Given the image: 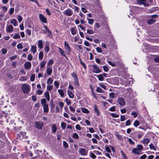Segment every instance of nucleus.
I'll use <instances>...</instances> for the list:
<instances>
[{
	"label": "nucleus",
	"instance_id": "obj_1",
	"mask_svg": "<svg viewBox=\"0 0 159 159\" xmlns=\"http://www.w3.org/2000/svg\"><path fill=\"white\" fill-rule=\"evenodd\" d=\"M22 90L24 93H28L30 92V87L26 84H24L22 86Z\"/></svg>",
	"mask_w": 159,
	"mask_h": 159
},
{
	"label": "nucleus",
	"instance_id": "obj_2",
	"mask_svg": "<svg viewBox=\"0 0 159 159\" xmlns=\"http://www.w3.org/2000/svg\"><path fill=\"white\" fill-rule=\"evenodd\" d=\"M88 151V150H86L83 148H79V153L82 156H86L87 155Z\"/></svg>",
	"mask_w": 159,
	"mask_h": 159
},
{
	"label": "nucleus",
	"instance_id": "obj_3",
	"mask_svg": "<svg viewBox=\"0 0 159 159\" xmlns=\"http://www.w3.org/2000/svg\"><path fill=\"white\" fill-rule=\"evenodd\" d=\"M64 48L67 53L69 54L70 52V47L69 46L68 43L66 41L64 42Z\"/></svg>",
	"mask_w": 159,
	"mask_h": 159
},
{
	"label": "nucleus",
	"instance_id": "obj_4",
	"mask_svg": "<svg viewBox=\"0 0 159 159\" xmlns=\"http://www.w3.org/2000/svg\"><path fill=\"white\" fill-rule=\"evenodd\" d=\"M73 11L70 8H68L67 10H65L63 12V14L67 16H71L72 14Z\"/></svg>",
	"mask_w": 159,
	"mask_h": 159
},
{
	"label": "nucleus",
	"instance_id": "obj_5",
	"mask_svg": "<svg viewBox=\"0 0 159 159\" xmlns=\"http://www.w3.org/2000/svg\"><path fill=\"white\" fill-rule=\"evenodd\" d=\"M93 69H92L93 71L96 73H98L101 72V70L99 68L98 66L96 65H94L93 66Z\"/></svg>",
	"mask_w": 159,
	"mask_h": 159
},
{
	"label": "nucleus",
	"instance_id": "obj_6",
	"mask_svg": "<svg viewBox=\"0 0 159 159\" xmlns=\"http://www.w3.org/2000/svg\"><path fill=\"white\" fill-rule=\"evenodd\" d=\"M43 126V123L41 122H37L35 124V126L38 129H41Z\"/></svg>",
	"mask_w": 159,
	"mask_h": 159
},
{
	"label": "nucleus",
	"instance_id": "obj_7",
	"mask_svg": "<svg viewBox=\"0 0 159 159\" xmlns=\"http://www.w3.org/2000/svg\"><path fill=\"white\" fill-rule=\"evenodd\" d=\"M117 102L121 106H124L125 104L124 99L122 97H118L117 99Z\"/></svg>",
	"mask_w": 159,
	"mask_h": 159
},
{
	"label": "nucleus",
	"instance_id": "obj_8",
	"mask_svg": "<svg viewBox=\"0 0 159 159\" xmlns=\"http://www.w3.org/2000/svg\"><path fill=\"white\" fill-rule=\"evenodd\" d=\"M52 71V66H47L46 73L48 75L50 76L51 75Z\"/></svg>",
	"mask_w": 159,
	"mask_h": 159
},
{
	"label": "nucleus",
	"instance_id": "obj_9",
	"mask_svg": "<svg viewBox=\"0 0 159 159\" xmlns=\"http://www.w3.org/2000/svg\"><path fill=\"white\" fill-rule=\"evenodd\" d=\"M39 18L40 20L43 22L45 23H47V20L46 18L42 14L39 15Z\"/></svg>",
	"mask_w": 159,
	"mask_h": 159
},
{
	"label": "nucleus",
	"instance_id": "obj_10",
	"mask_svg": "<svg viewBox=\"0 0 159 159\" xmlns=\"http://www.w3.org/2000/svg\"><path fill=\"white\" fill-rule=\"evenodd\" d=\"M14 31L13 28L11 25H10L6 27V31L7 32L11 33Z\"/></svg>",
	"mask_w": 159,
	"mask_h": 159
},
{
	"label": "nucleus",
	"instance_id": "obj_11",
	"mask_svg": "<svg viewBox=\"0 0 159 159\" xmlns=\"http://www.w3.org/2000/svg\"><path fill=\"white\" fill-rule=\"evenodd\" d=\"M31 64L30 62L27 61L24 64L25 68L27 69H30L31 67Z\"/></svg>",
	"mask_w": 159,
	"mask_h": 159
},
{
	"label": "nucleus",
	"instance_id": "obj_12",
	"mask_svg": "<svg viewBox=\"0 0 159 159\" xmlns=\"http://www.w3.org/2000/svg\"><path fill=\"white\" fill-rule=\"evenodd\" d=\"M159 10V8L158 7H154L150 9L149 11L150 13H154L155 12L158 11Z\"/></svg>",
	"mask_w": 159,
	"mask_h": 159
},
{
	"label": "nucleus",
	"instance_id": "obj_13",
	"mask_svg": "<svg viewBox=\"0 0 159 159\" xmlns=\"http://www.w3.org/2000/svg\"><path fill=\"white\" fill-rule=\"evenodd\" d=\"M132 152L136 154H140V152H141L137 148H135L133 149L132 151Z\"/></svg>",
	"mask_w": 159,
	"mask_h": 159
},
{
	"label": "nucleus",
	"instance_id": "obj_14",
	"mask_svg": "<svg viewBox=\"0 0 159 159\" xmlns=\"http://www.w3.org/2000/svg\"><path fill=\"white\" fill-rule=\"evenodd\" d=\"M46 62V61L43 60L39 63V65H40V67L41 68H42L45 66Z\"/></svg>",
	"mask_w": 159,
	"mask_h": 159
},
{
	"label": "nucleus",
	"instance_id": "obj_15",
	"mask_svg": "<svg viewBox=\"0 0 159 159\" xmlns=\"http://www.w3.org/2000/svg\"><path fill=\"white\" fill-rule=\"evenodd\" d=\"M38 47L40 49L43 48V43L42 40H39L38 41Z\"/></svg>",
	"mask_w": 159,
	"mask_h": 159
},
{
	"label": "nucleus",
	"instance_id": "obj_16",
	"mask_svg": "<svg viewBox=\"0 0 159 159\" xmlns=\"http://www.w3.org/2000/svg\"><path fill=\"white\" fill-rule=\"evenodd\" d=\"M31 52L34 54L36 52L37 48L36 46H32L31 47Z\"/></svg>",
	"mask_w": 159,
	"mask_h": 159
},
{
	"label": "nucleus",
	"instance_id": "obj_17",
	"mask_svg": "<svg viewBox=\"0 0 159 159\" xmlns=\"http://www.w3.org/2000/svg\"><path fill=\"white\" fill-rule=\"evenodd\" d=\"M11 23L13 24L15 26H17L18 25L16 19H12L11 22Z\"/></svg>",
	"mask_w": 159,
	"mask_h": 159
},
{
	"label": "nucleus",
	"instance_id": "obj_18",
	"mask_svg": "<svg viewBox=\"0 0 159 159\" xmlns=\"http://www.w3.org/2000/svg\"><path fill=\"white\" fill-rule=\"evenodd\" d=\"M45 97L47 98V100L48 101H49L50 100V96L49 92L48 91H47L46 92L45 94H44Z\"/></svg>",
	"mask_w": 159,
	"mask_h": 159
},
{
	"label": "nucleus",
	"instance_id": "obj_19",
	"mask_svg": "<svg viewBox=\"0 0 159 159\" xmlns=\"http://www.w3.org/2000/svg\"><path fill=\"white\" fill-rule=\"evenodd\" d=\"M94 111L96 113H97V115L99 116L100 114L99 111L98 110V109L97 107L96 104L94 105Z\"/></svg>",
	"mask_w": 159,
	"mask_h": 159
},
{
	"label": "nucleus",
	"instance_id": "obj_20",
	"mask_svg": "<svg viewBox=\"0 0 159 159\" xmlns=\"http://www.w3.org/2000/svg\"><path fill=\"white\" fill-rule=\"evenodd\" d=\"M94 75L97 76L98 78V80L101 81H103L104 78L103 77L102 75Z\"/></svg>",
	"mask_w": 159,
	"mask_h": 159
},
{
	"label": "nucleus",
	"instance_id": "obj_21",
	"mask_svg": "<svg viewBox=\"0 0 159 159\" xmlns=\"http://www.w3.org/2000/svg\"><path fill=\"white\" fill-rule=\"evenodd\" d=\"M67 94L68 95L69 97L71 98H73L74 97V94L71 91L69 90H68L67 91Z\"/></svg>",
	"mask_w": 159,
	"mask_h": 159
},
{
	"label": "nucleus",
	"instance_id": "obj_22",
	"mask_svg": "<svg viewBox=\"0 0 159 159\" xmlns=\"http://www.w3.org/2000/svg\"><path fill=\"white\" fill-rule=\"evenodd\" d=\"M52 132L53 133H55L57 130V128L56 125L55 124L52 125Z\"/></svg>",
	"mask_w": 159,
	"mask_h": 159
},
{
	"label": "nucleus",
	"instance_id": "obj_23",
	"mask_svg": "<svg viewBox=\"0 0 159 159\" xmlns=\"http://www.w3.org/2000/svg\"><path fill=\"white\" fill-rule=\"evenodd\" d=\"M70 30L71 31V33L72 35H74L76 34L75 27L71 28L70 29Z\"/></svg>",
	"mask_w": 159,
	"mask_h": 159
},
{
	"label": "nucleus",
	"instance_id": "obj_24",
	"mask_svg": "<svg viewBox=\"0 0 159 159\" xmlns=\"http://www.w3.org/2000/svg\"><path fill=\"white\" fill-rule=\"evenodd\" d=\"M59 50V52L64 57H65L66 58H67V57L65 55V54H64V52L63 50L61 48H58Z\"/></svg>",
	"mask_w": 159,
	"mask_h": 159
},
{
	"label": "nucleus",
	"instance_id": "obj_25",
	"mask_svg": "<svg viewBox=\"0 0 159 159\" xmlns=\"http://www.w3.org/2000/svg\"><path fill=\"white\" fill-rule=\"evenodd\" d=\"M43 110L45 112H47L48 111V104L43 105Z\"/></svg>",
	"mask_w": 159,
	"mask_h": 159
},
{
	"label": "nucleus",
	"instance_id": "obj_26",
	"mask_svg": "<svg viewBox=\"0 0 159 159\" xmlns=\"http://www.w3.org/2000/svg\"><path fill=\"white\" fill-rule=\"evenodd\" d=\"M58 91L60 96L62 97H63L64 95V93L63 90L62 89H59L58 90Z\"/></svg>",
	"mask_w": 159,
	"mask_h": 159
},
{
	"label": "nucleus",
	"instance_id": "obj_27",
	"mask_svg": "<svg viewBox=\"0 0 159 159\" xmlns=\"http://www.w3.org/2000/svg\"><path fill=\"white\" fill-rule=\"evenodd\" d=\"M137 2L140 5L144 4V6H145L146 4L145 3V0H137Z\"/></svg>",
	"mask_w": 159,
	"mask_h": 159
},
{
	"label": "nucleus",
	"instance_id": "obj_28",
	"mask_svg": "<svg viewBox=\"0 0 159 159\" xmlns=\"http://www.w3.org/2000/svg\"><path fill=\"white\" fill-rule=\"evenodd\" d=\"M149 139L145 138L143 140L142 143L145 144H147L149 143Z\"/></svg>",
	"mask_w": 159,
	"mask_h": 159
},
{
	"label": "nucleus",
	"instance_id": "obj_29",
	"mask_svg": "<svg viewBox=\"0 0 159 159\" xmlns=\"http://www.w3.org/2000/svg\"><path fill=\"white\" fill-rule=\"evenodd\" d=\"M53 62L52 60H49L47 62V66H50L52 65L53 64Z\"/></svg>",
	"mask_w": 159,
	"mask_h": 159
},
{
	"label": "nucleus",
	"instance_id": "obj_30",
	"mask_svg": "<svg viewBox=\"0 0 159 159\" xmlns=\"http://www.w3.org/2000/svg\"><path fill=\"white\" fill-rule=\"evenodd\" d=\"M97 92L99 93H104V91L99 87H98L96 90Z\"/></svg>",
	"mask_w": 159,
	"mask_h": 159
},
{
	"label": "nucleus",
	"instance_id": "obj_31",
	"mask_svg": "<svg viewBox=\"0 0 159 159\" xmlns=\"http://www.w3.org/2000/svg\"><path fill=\"white\" fill-rule=\"evenodd\" d=\"M43 57V52L41 51L39 52V59L41 60L42 59Z\"/></svg>",
	"mask_w": 159,
	"mask_h": 159
},
{
	"label": "nucleus",
	"instance_id": "obj_32",
	"mask_svg": "<svg viewBox=\"0 0 159 159\" xmlns=\"http://www.w3.org/2000/svg\"><path fill=\"white\" fill-rule=\"evenodd\" d=\"M81 110L83 112L88 114L89 112V111L86 108H82Z\"/></svg>",
	"mask_w": 159,
	"mask_h": 159
},
{
	"label": "nucleus",
	"instance_id": "obj_33",
	"mask_svg": "<svg viewBox=\"0 0 159 159\" xmlns=\"http://www.w3.org/2000/svg\"><path fill=\"white\" fill-rule=\"evenodd\" d=\"M47 101L46 99L45 98H43L41 100V104L43 105H44L47 104H46Z\"/></svg>",
	"mask_w": 159,
	"mask_h": 159
},
{
	"label": "nucleus",
	"instance_id": "obj_34",
	"mask_svg": "<svg viewBox=\"0 0 159 159\" xmlns=\"http://www.w3.org/2000/svg\"><path fill=\"white\" fill-rule=\"evenodd\" d=\"M52 82L53 80L51 78H49L48 80L47 83L48 85H50L52 83Z\"/></svg>",
	"mask_w": 159,
	"mask_h": 159
},
{
	"label": "nucleus",
	"instance_id": "obj_35",
	"mask_svg": "<svg viewBox=\"0 0 159 159\" xmlns=\"http://www.w3.org/2000/svg\"><path fill=\"white\" fill-rule=\"evenodd\" d=\"M137 148L139 150L141 151L143 149V147L142 145L141 144H138L137 146Z\"/></svg>",
	"mask_w": 159,
	"mask_h": 159
},
{
	"label": "nucleus",
	"instance_id": "obj_36",
	"mask_svg": "<svg viewBox=\"0 0 159 159\" xmlns=\"http://www.w3.org/2000/svg\"><path fill=\"white\" fill-rule=\"evenodd\" d=\"M139 122L137 120H135L134 123L133 125L135 127H137L139 125Z\"/></svg>",
	"mask_w": 159,
	"mask_h": 159
},
{
	"label": "nucleus",
	"instance_id": "obj_37",
	"mask_svg": "<svg viewBox=\"0 0 159 159\" xmlns=\"http://www.w3.org/2000/svg\"><path fill=\"white\" fill-rule=\"evenodd\" d=\"M155 21V20L153 19H149L148 20V23L149 24H152L154 23Z\"/></svg>",
	"mask_w": 159,
	"mask_h": 159
},
{
	"label": "nucleus",
	"instance_id": "obj_38",
	"mask_svg": "<svg viewBox=\"0 0 159 159\" xmlns=\"http://www.w3.org/2000/svg\"><path fill=\"white\" fill-rule=\"evenodd\" d=\"M149 146L150 148L151 149H152L155 151H156L157 150L156 148L153 146V144H150L149 145Z\"/></svg>",
	"mask_w": 159,
	"mask_h": 159
},
{
	"label": "nucleus",
	"instance_id": "obj_39",
	"mask_svg": "<svg viewBox=\"0 0 159 159\" xmlns=\"http://www.w3.org/2000/svg\"><path fill=\"white\" fill-rule=\"evenodd\" d=\"M54 85L57 88H58L59 86V83L57 82V81H55L54 82Z\"/></svg>",
	"mask_w": 159,
	"mask_h": 159
},
{
	"label": "nucleus",
	"instance_id": "obj_40",
	"mask_svg": "<svg viewBox=\"0 0 159 159\" xmlns=\"http://www.w3.org/2000/svg\"><path fill=\"white\" fill-rule=\"evenodd\" d=\"M61 127L63 129H64L66 126V123L64 122H62L61 124Z\"/></svg>",
	"mask_w": 159,
	"mask_h": 159
},
{
	"label": "nucleus",
	"instance_id": "obj_41",
	"mask_svg": "<svg viewBox=\"0 0 159 159\" xmlns=\"http://www.w3.org/2000/svg\"><path fill=\"white\" fill-rule=\"evenodd\" d=\"M115 96V93H114L111 92L109 93V97L110 98H113Z\"/></svg>",
	"mask_w": 159,
	"mask_h": 159
},
{
	"label": "nucleus",
	"instance_id": "obj_42",
	"mask_svg": "<svg viewBox=\"0 0 159 159\" xmlns=\"http://www.w3.org/2000/svg\"><path fill=\"white\" fill-rule=\"evenodd\" d=\"M87 20L88 21V23L90 25H92L93 24L94 22L93 19H89V18H87Z\"/></svg>",
	"mask_w": 159,
	"mask_h": 159
},
{
	"label": "nucleus",
	"instance_id": "obj_43",
	"mask_svg": "<svg viewBox=\"0 0 159 159\" xmlns=\"http://www.w3.org/2000/svg\"><path fill=\"white\" fill-rule=\"evenodd\" d=\"M35 75L34 74H32L31 75V76L30 78V80L31 81H34L35 80Z\"/></svg>",
	"mask_w": 159,
	"mask_h": 159
},
{
	"label": "nucleus",
	"instance_id": "obj_44",
	"mask_svg": "<svg viewBox=\"0 0 159 159\" xmlns=\"http://www.w3.org/2000/svg\"><path fill=\"white\" fill-rule=\"evenodd\" d=\"M108 110L111 111H116V107L114 106L110 108Z\"/></svg>",
	"mask_w": 159,
	"mask_h": 159
},
{
	"label": "nucleus",
	"instance_id": "obj_45",
	"mask_svg": "<svg viewBox=\"0 0 159 159\" xmlns=\"http://www.w3.org/2000/svg\"><path fill=\"white\" fill-rule=\"evenodd\" d=\"M111 115L113 117L115 118L118 117L119 116V115L114 113H111Z\"/></svg>",
	"mask_w": 159,
	"mask_h": 159
},
{
	"label": "nucleus",
	"instance_id": "obj_46",
	"mask_svg": "<svg viewBox=\"0 0 159 159\" xmlns=\"http://www.w3.org/2000/svg\"><path fill=\"white\" fill-rule=\"evenodd\" d=\"M13 38L14 39H17L18 38H20V35H19V34H16L14 35Z\"/></svg>",
	"mask_w": 159,
	"mask_h": 159
},
{
	"label": "nucleus",
	"instance_id": "obj_47",
	"mask_svg": "<svg viewBox=\"0 0 159 159\" xmlns=\"http://www.w3.org/2000/svg\"><path fill=\"white\" fill-rule=\"evenodd\" d=\"M91 30L92 29L89 30L88 29L87 30V33L89 34H92L94 33V32Z\"/></svg>",
	"mask_w": 159,
	"mask_h": 159
},
{
	"label": "nucleus",
	"instance_id": "obj_48",
	"mask_svg": "<svg viewBox=\"0 0 159 159\" xmlns=\"http://www.w3.org/2000/svg\"><path fill=\"white\" fill-rule=\"evenodd\" d=\"M14 8H13V7L11 8L10 9V10L9 11V14L10 15H12L14 13Z\"/></svg>",
	"mask_w": 159,
	"mask_h": 159
},
{
	"label": "nucleus",
	"instance_id": "obj_49",
	"mask_svg": "<svg viewBox=\"0 0 159 159\" xmlns=\"http://www.w3.org/2000/svg\"><path fill=\"white\" fill-rule=\"evenodd\" d=\"M33 58L32 56L30 54H29L27 56V59L29 61H31Z\"/></svg>",
	"mask_w": 159,
	"mask_h": 159
},
{
	"label": "nucleus",
	"instance_id": "obj_50",
	"mask_svg": "<svg viewBox=\"0 0 159 159\" xmlns=\"http://www.w3.org/2000/svg\"><path fill=\"white\" fill-rule=\"evenodd\" d=\"M50 48L48 46H46L45 48V50L46 53H48L49 51Z\"/></svg>",
	"mask_w": 159,
	"mask_h": 159
},
{
	"label": "nucleus",
	"instance_id": "obj_51",
	"mask_svg": "<svg viewBox=\"0 0 159 159\" xmlns=\"http://www.w3.org/2000/svg\"><path fill=\"white\" fill-rule=\"evenodd\" d=\"M63 144L64 146V147L65 148H66L68 147V144L65 141H63Z\"/></svg>",
	"mask_w": 159,
	"mask_h": 159
},
{
	"label": "nucleus",
	"instance_id": "obj_52",
	"mask_svg": "<svg viewBox=\"0 0 159 159\" xmlns=\"http://www.w3.org/2000/svg\"><path fill=\"white\" fill-rule=\"evenodd\" d=\"M53 88V86L48 85L47 86V89L48 90L51 91Z\"/></svg>",
	"mask_w": 159,
	"mask_h": 159
},
{
	"label": "nucleus",
	"instance_id": "obj_53",
	"mask_svg": "<svg viewBox=\"0 0 159 159\" xmlns=\"http://www.w3.org/2000/svg\"><path fill=\"white\" fill-rule=\"evenodd\" d=\"M17 19L19 22L20 23L22 20V17L20 16L19 15L17 16Z\"/></svg>",
	"mask_w": 159,
	"mask_h": 159
},
{
	"label": "nucleus",
	"instance_id": "obj_54",
	"mask_svg": "<svg viewBox=\"0 0 159 159\" xmlns=\"http://www.w3.org/2000/svg\"><path fill=\"white\" fill-rule=\"evenodd\" d=\"M103 70L105 72H107L109 70V69L106 66H103Z\"/></svg>",
	"mask_w": 159,
	"mask_h": 159
},
{
	"label": "nucleus",
	"instance_id": "obj_55",
	"mask_svg": "<svg viewBox=\"0 0 159 159\" xmlns=\"http://www.w3.org/2000/svg\"><path fill=\"white\" fill-rule=\"evenodd\" d=\"M96 49L97 52L98 53H100L102 52V50L101 48L99 47H97L96 48Z\"/></svg>",
	"mask_w": 159,
	"mask_h": 159
},
{
	"label": "nucleus",
	"instance_id": "obj_56",
	"mask_svg": "<svg viewBox=\"0 0 159 159\" xmlns=\"http://www.w3.org/2000/svg\"><path fill=\"white\" fill-rule=\"evenodd\" d=\"M17 47L18 49H21L23 48L22 45L21 43H19L17 45Z\"/></svg>",
	"mask_w": 159,
	"mask_h": 159
},
{
	"label": "nucleus",
	"instance_id": "obj_57",
	"mask_svg": "<svg viewBox=\"0 0 159 159\" xmlns=\"http://www.w3.org/2000/svg\"><path fill=\"white\" fill-rule=\"evenodd\" d=\"M90 157L93 159H95L96 157V155L93 153H92L90 154Z\"/></svg>",
	"mask_w": 159,
	"mask_h": 159
},
{
	"label": "nucleus",
	"instance_id": "obj_58",
	"mask_svg": "<svg viewBox=\"0 0 159 159\" xmlns=\"http://www.w3.org/2000/svg\"><path fill=\"white\" fill-rule=\"evenodd\" d=\"M131 115H133L134 118H136L138 116L137 114L135 112H132L131 114Z\"/></svg>",
	"mask_w": 159,
	"mask_h": 159
},
{
	"label": "nucleus",
	"instance_id": "obj_59",
	"mask_svg": "<svg viewBox=\"0 0 159 159\" xmlns=\"http://www.w3.org/2000/svg\"><path fill=\"white\" fill-rule=\"evenodd\" d=\"M64 103L62 102H59V105L60 106L61 108V109H62L63 106H64Z\"/></svg>",
	"mask_w": 159,
	"mask_h": 159
},
{
	"label": "nucleus",
	"instance_id": "obj_60",
	"mask_svg": "<svg viewBox=\"0 0 159 159\" xmlns=\"http://www.w3.org/2000/svg\"><path fill=\"white\" fill-rule=\"evenodd\" d=\"M154 61L157 62H159V56L155 57L154 59Z\"/></svg>",
	"mask_w": 159,
	"mask_h": 159
},
{
	"label": "nucleus",
	"instance_id": "obj_61",
	"mask_svg": "<svg viewBox=\"0 0 159 159\" xmlns=\"http://www.w3.org/2000/svg\"><path fill=\"white\" fill-rule=\"evenodd\" d=\"M108 63L110 65H111L113 67L115 66L116 65L114 63H113V62H111V61H108Z\"/></svg>",
	"mask_w": 159,
	"mask_h": 159
},
{
	"label": "nucleus",
	"instance_id": "obj_62",
	"mask_svg": "<svg viewBox=\"0 0 159 159\" xmlns=\"http://www.w3.org/2000/svg\"><path fill=\"white\" fill-rule=\"evenodd\" d=\"M37 92L38 94L41 95L43 93V91L39 89L37 91Z\"/></svg>",
	"mask_w": 159,
	"mask_h": 159
},
{
	"label": "nucleus",
	"instance_id": "obj_63",
	"mask_svg": "<svg viewBox=\"0 0 159 159\" xmlns=\"http://www.w3.org/2000/svg\"><path fill=\"white\" fill-rule=\"evenodd\" d=\"M73 137L75 139H77L79 138L78 135L76 133H75L73 134Z\"/></svg>",
	"mask_w": 159,
	"mask_h": 159
},
{
	"label": "nucleus",
	"instance_id": "obj_64",
	"mask_svg": "<svg viewBox=\"0 0 159 159\" xmlns=\"http://www.w3.org/2000/svg\"><path fill=\"white\" fill-rule=\"evenodd\" d=\"M147 157V156L145 154H144L140 157V159H145Z\"/></svg>",
	"mask_w": 159,
	"mask_h": 159
}]
</instances>
